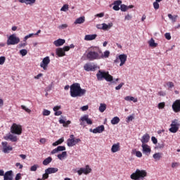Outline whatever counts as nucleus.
Listing matches in <instances>:
<instances>
[{
  "label": "nucleus",
  "mask_w": 180,
  "mask_h": 180,
  "mask_svg": "<svg viewBox=\"0 0 180 180\" xmlns=\"http://www.w3.org/2000/svg\"><path fill=\"white\" fill-rule=\"evenodd\" d=\"M79 120L80 122V126H83V127L86 126L85 124V122L87 124H92V120L89 118L88 115H84V116L81 117Z\"/></svg>",
  "instance_id": "obj_10"
},
{
  "label": "nucleus",
  "mask_w": 180,
  "mask_h": 180,
  "mask_svg": "<svg viewBox=\"0 0 180 180\" xmlns=\"http://www.w3.org/2000/svg\"><path fill=\"white\" fill-rule=\"evenodd\" d=\"M179 165V163L178 162H173L172 163V168H175Z\"/></svg>",
  "instance_id": "obj_61"
},
{
  "label": "nucleus",
  "mask_w": 180,
  "mask_h": 180,
  "mask_svg": "<svg viewBox=\"0 0 180 180\" xmlns=\"http://www.w3.org/2000/svg\"><path fill=\"white\" fill-rule=\"evenodd\" d=\"M153 158L155 161H160L161 158H162V153H156L153 155Z\"/></svg>",
  "instance_id": "obj_27"
},
{
  "label": "nucleus",
  "mask_w": 180,
  "mask_h": 180,
  "mask_svg": "<svg viewBox=\"0 0 180 180\" xmlns=\"http://www.w3.org/2000/svg\"><path fill=\"white\" fill-rule=\"evenodd\" d=\"M124 100L127 101V102H134V103H136L137 102V98L133 97V96H127L126 97H124Z\"/></svg>",
  "instance_id": "obj_28"
},
{
  "label": "nucleus",
  "mask_w": 180,
  "mask_h": 180,
  "mask_svg": "<svg viewBox=\"0 0 180 180\" xmlns=\"http://www.w3.org/2000/svg\"><path fill=\"white\" fill-rule=\"evenodd\" d=\"M98 110H99V112H101V113H103V112L106 110V104L101 103L98 108Z\"/></svg>",
  "instance_id": "obj_33"
},
{
  "label": "nucleus",
  "mask_w": 180,
  "mask_h": 180,
  "mask_svg": "<svg viewBox=\"0 0 180 180\" xmlns=\"http://www.w3.org/2000/svg\"><path fill=\"white\" fill-rule=\"evenodd\" d=\"M3 176L4 180H13V172H12V170L6 172Z\"/></svg>",
  "instance_id": "obj_19"
},
{
  "label": "nucleus",
  "mask_w": 180,
  "mask_h": 180,
  "mask_svg": "<svg viewBox=\"0 0 180 180\" xmlns=\"http://www.w3.org/2000/svg\"><path fill=\"white\" fill-rule=\"evenodd\" d=\"M102 51L98 46H91V51L88 52L86 54V58L89 60V61H94V60H101L102 56Z\"/></svg>",
  "instance_id": "obj_2"
},
{
  "label": "nucleus",
  "mask_w": 180,
  "mask_h": 180,
  "mask_svg": "<svg viewBox=\"0 0 180 180\" xmlns=\"http://www.w3.org/2000/svg\"><path fill=\"white\" fill-rule=\"evenodd\" d=\"M67 157V152L63 151L61 154L58 155V158L59 160H64Z\"/></svg>",
  "instance_id": "obj_36"
},
{
  "label": "nucleus",
  "mask_w": 180,
  "mask_h": 180,
  "mask_svg": "<svg viewBox=\"0 0 180 180\" xmlns=\"http://www.w3.org/2000/svg\"><path fill=\"white\" fill-rule=\"evenodd\" d=\"M110 54L109 51H105L103 53H100L101 58H108Z\"/></svg>",
  "instance_id": "obj_34"
},
{
  "label": "nucleus",
  "mask_w": 180,
  "mask_h": 180,
  "mask_svg": "<svg viewBox=\"0 0 180 180\" xmlns=\"http://www.w3.org/2000/svg\"><path fill=\"white\" fill-rule=\"evenodd\" d=\"M167 86H168V88L169 89L174 88V82H168L167 84H166Z\"/></svg>",
  "instance_id": "obj_44"
},
{
  "label": "nucleus",
  "mask_w": 180,
  "mask_h": 180,
  "mask_svg": "<svg viewBox=\"0 0 180 180\" xmlns=\"http://www.w3.org/2000/svg\"><path fill=\"white\" fill-rule=\"evenodd\" d=\"M6 60V58H5V56H1L0 57V65H4V64H5Z\"/></svg>",
  "instance_id": "obj_45"
},
{
  "label": "nucleus",
  "mask_w": 180,
  "mask_h": 180,
  "mask_svg": "<svg viewBox=\"0 0 180 180\" xmlns=\"http://www.w3.org/2000/svg\"><path fill=\"white\" fill-rule=\"evenodd\" d=\"M141 141L142 144H147V143L150 141V135L148 134H145L144 135H143Z\"/></svg>",
  "instance_id": "obj_23"
},
{
  "label": "nucleus",
  "mask_w": 180,
  "mask_h": 180,
  "mask_svg": "<svg viewBox=\"0 0 180 180\" xmlns=\"http://www.w3.org/2000/svg\"><path fill=\"white\" fill-rule=\"evenodd\" d=\"M33 36H34V34L32 33V34H29L28 35H26L24 37V41H26V40H27V39H30V37H33Z\"/></svg>",
  "instance_id": "obj_47"
},
{
  "label": "nucleus",
  "mask_w": 180,
  "mask_h": 180,
  "mask_svg": "<svg viewBox=\"0 0 180 180\" xmlns=\"http://www.w3.org/2000/svg\"><path fill=\"white\" fill-rule=\"evenodd\" d=\"M65 49L63 48H58L56 49V53L58 57H64L65 56Z\"/></svg>",
  "instance_id": "obj_21"
},
{
  "label": "nucleus",
  "mask_w": 180,
  "mask_h": 180,
  "mask_svg": "<svg viewBox=\"0 0 180 180\" xmlns=\"http://www.w3.org/2000/svg\"><path fill=\"white\" fill-rule=\"evenodd\" d=\"M117 151H120V143H119L113 144L111 147V153H117Z\"/></svg>",
  "instance_id": "obj_22"
},
{
  "label": "nucleus",
  "mask_w": 180,
  "mask_h": 180,
  "mask_svg": "<svg viewBox=\"0 0 180 180\" xmlns=\"http://www.w3.org/2000/svg\"><path fill=\"white\" fill-rule=\"evenodd\" d=\"M172 108L173 109V112L175 113H179V112H180V99L176 100L173 103Z\"/></svg>",
  "instance_id": "obj_14"
},
{
  "label": "nucleus",
  "mask_w": 180,
  "mask_h": 180,
  "mask_svg": "<svg viewBox=\"0 0 180 180\" xmlns=\"http://www.w3.org/2000/svg\"><path fill=\"white\" fill-rule=\"evenodd\" d=\"M98 68H99L98 65L94 63H87L84 65V71H87V72H89V71H96Z\"/></svg>",
  "instance_id": "obj_8"
},
{
  "label": "nucleus",
  "mask_w": 180,
  "mask_h": 180,
  "mask_svg": "<svg viewBox=\"0 0 180 180\" xmlns=\"http://www.w3.org/2000/svg\"><path fill=\"white\" fill-rule=\"evenodd\" d=\"M97 34H87L84 37V40H86V41H90L91 40H95L97 37Z\"/></svg>",
  "instance_id": "obj_25"
},
{
  "label": "nucleus",
  "mask_w": 180,
  "mask_h": 180,
  "mask_svg": "<svg viewBox=\"0 0 180 180\" xmlns=\"http://www.w3.org/2000/svg\"><path fill=\"white\" fill-rule=\"evenodd\" d=\"M20 41V39L16 37V34H13L8 37L7 46H15V44H18Z\"/></svg>",
  "instance_id": "obj_5"
},
{
  "label": "nucleus",
  "mask_w": 180,
  "mask_h": 180,
  "mask_svg": "<svg viewBox=\"0 0 180 180\" xmlns=\"http://www.w3.org/2000/svg\"><path fill=\"white\" fill-rule=\"evenodd\" d=\"M89 131L91 133H94V134H96L98 133L101 134V133L105 131V126L101 125V126H98V127H97L96 128H95L94 129H90Z\"/></svg>",
  "instance_id": "obj_17"
},
{
  "label": "nucleus",
  "mask_w": 180,
  "mask_h": 180,
  "mask_svg": "<svg viewBox=\"0 0 180 180\" xmlns=\"http://www.w3.org/2000/svg\"><path fill=\"white\" fill-rule=\"evenodd\" d=\"M151 140L153 144H157V143H158V140H157V138H155V136H152Z\"/></svg>",
  "instance_id": "obj_56"
},
{
  "label": "nucleus",
  "mask_w": 180,
  "mask_h": 180,
  "mask_svg": "<svg viewBox=\"0 0 180 180\" xmlns=\"http://www.w3.org/2000/svg\"><path fill=\"white\" fill-rule=\"evenodd\" d=\"M58 143L62 144V143H64V138H60L57 141Z\"/></svg>",
  "instance_id": "obj_64"
},
{
  "label": "nucleus",
  "mask_w": 180,
  "mask_h": 180,
  "mask_svg": "<svg viewBox=\"0 0 180 180\" xmlns=\"http://www.w3.org/2000/svg\"><path fill=\"white\" fill-rule=\"evenodd\" d=\"M125 20H131V15L129 14L127 15L124 18Z\"/></svg>",
  "instance_id": "obj_59"
},
{
  "label": "nucleus",
  "mask_w": 180,
  "mask_h": 180,
  "mask_svg": "<svg viewBox=\"0 0 180 180\" xmlns=\"http://www.w3.org/2000/svg\"><path fill=\"white\" fill-rule=\"evenodd\" d=\"M114 5H115L116 6H120V5H122V1L120 0H117V1H115L114 2Z\"/></svg>",
  "instance_id": "obj_53"
},
{
  "label": "nucleus",
  "mask_w": 180,
  "mask_h": 180,
  "mask_svg": "<svg viewBox=\"0 0 180 180\" xmlns=\"http://www.w3.org/2000/svg\"><path fill=\"white\" fill-rule=\"evenodd\" d=\"M96 18H103L105 16V13H98L95 15Z\"/></svg>",
  "instance_id": "obj_58"
},
{
  "label": "nucleus",
  "mask_w": 180,
  "mask_h": 180,
  "mask_svg": "<svg viewBox=\"0 0 180 180\" xmlns=\"http://www.w3.org/2000/svg\"><path fill=\"white\" fill-rule=\"evenodd\" d=\"M20 178H21V174H20V173H18V174H16L15 179V180H20Z\"/></svg>",
  "instance_id": "obj_63"
},
{
  "label": "nucleus",
  "mask_w": 180,
  "mask_h": 180,
  "mask_svg": "<svg viewBox=\"0 0 180 180\" xmlns=\"http://www.w3.org/2000/svg\"><path fill=\"white\" fill-rule=\"evenodd\" d=\"M75 47V46H74V44H70L69 46H64V49H65V51H70V49H74Z\"/></svg>",
  "instance_id": "obj_40"
},
{
  "label": "nucleus",
  "mask_w": 180,
  "mask_h": 180,
  "mask_svg": "<svg viewBox=\"0 0 180 180\" xmlns=\"http://www.w3.org/2000/svg\"><path fill=\"white\" fill-rule=\"evenodd\" d=\"M88 105H84L81 108V110L83 111V112H85V110H88Z\"/></svg>",
  "instance_id": "obj_60"
},
{
  "label": "nucleus",
  "mask_w": 180,
  "mask_h": 180,
  "mask_svg": "<svg viewBox=\"0 0 180 180\" xmlns=\"http://www.w3.org/2000/svg\"><path fill=\"white\" fill-rule=\"evenodd\" d=\"M92 169L89 167V165H86L85 167H81L79 170L77 171L78 175L81 176L82 174L84 175H88V174H91Z\"/></svg>",
  "instance_id": "obj_12"
},
{
  "label": "nucleus",
  "mask_w": 180,
  "mask_h": 180,
  "mask_svg": "<svg viewBox=\"0 0 180 180\" xmlns=\"http://www.w3.org/2000/svg\"><path fill=\"white\" fill-rule=\"evenodd\" d=\"M123 85H124V83L123 82L120 83L118 86L115 87L116 91H119L122 89V86H123Z\"/></svg>",
  "instance_id": "obj_52"
},
{
  "label": "nucleus",
  "mask_w": 180,
  "mask_h": 180,
  "mask_svg": "<svg viewBox=\"0 0 180 180\" xmlns=\"http://www.w3.org/2000/svg\"><path fill=\"white\" fill-rule=\"evenodd\" d=\"M118 59L120 61V67H122L126 64V61H127V55L126 54H120L118 56Z\"/></svg>",
  "instance_id": "obj_20"
},
{
  "label": "nucleus",
  "mask_w": 180,
  "mask_h": 180,
  "mask_svg": "<svg viewBox=\"0 0 180 180\" xmlns=\"http://www.w3.org/2000/svg\"><path fill=\"white\" fill-rule=\"evenodd\" d=\"M1 145L3 147L2 151L5 154H8V153H9L10 151H12V150H13L12 146H8V142H6V141L1 142Z\"/></svg>",
  "instance_id": "obj_15"
},
{
  "label": "nucleus",
  "mask_w": 180,
  "mask_h": 180,
  "mask_svg": "<svg viewBox=\"0 0 180 180\" xmlns=\"http://www.w3.org/2000/svg\"><path fill=\"white\" fill-rule=\"evenodd\" d=\"M148 44L150 46V47H157L158 46V44L155 43V41L153 38H151L148 41Z\"/></svg>",
  "instance_id": "obj_29"
},
{
  "label": "nucleus",
  "mask_w": 180,
  "mask_h": 180,
  "mask_svg": "<svg viewBox=\"0 0 180 180\" xmlns=\"http://www.w3.org/2000/svg\"><path fill=\"white\" fill-rule=\"evenodd\" d=\"M170 126L171 127L169 129L170 133H176L179 129V123L178 122V120H174Z\"/></svg>",
  "instance_id": "obj_11"
},
{
  "label": "nucleus",
  "mask_w": 180,
  "mask_h": 180,
  "mask_svg": "<svg viewBox=\"0 0 180 180\" xmlns=\"http://www.w3.org/2000/svg\"><path fill=\"white\" fill-rule=\"evenodd\" d=\"M36 3V0H26V5H33Z\"/></svg>",
  "instance_id": "obj_46"
},
{
  "label": "nucleus",
  "mask_w": 180,
  "mask_h": 180,
  "mask_svg": "<svg viewBox=\"0 0 180 180\" xmlns=\"http://www.w3.org/2000/svg\"><path fill=\"white\" fill-rule=\"evenodd\" d=\"M58 27H59V29H67V27H68V25L63 24V25H60Z\"/></svg>",
  "instance_id": "obj_57"
},
{
  "label": "nucleus",
  "mask_w": 180,
  "mask_h": 180,
  "mask_svg": "<svg viewBox=\"0 0 180 180\" xmlns=\"http://www.w3.org/2000/svg\"><path fill=\"white\" fill-rule=\"evenodd\" d=\"M165 37L167 40H171V33L167 32L165 34Z\"/></svg>",
  "instance_id": "obj_51"
},
{
  "label": "nucleus",
  "mask_w": 180,
  "mask_h": 180,
  "mask_svg": "<svg viewBox=\"0 0 180 180\" xmlns=\"http://www.w3.org/2000/svg\"><path fill=\"white\" fill-rule=\"evenodd\" d=\"M51 161H53V158L51 157H48L42 162V164L43 165H49Z\"/></svg>",
  "instance_id": "obj_31"
},
{
  "label": "nucleus",
  "mask_w": 180,
  "mask_h": 180,
  "mask_svg": "<svg viewBox=\"0 0 180 180\" xmlns=\"http://www.w3.org/2000/svg\"><path fill=\"white\" fill-rule=\"evenodd\" d=\"M65 43V39H58L53 41V44L56 46V47H60L63 46Z\"/></svg>",
  "instance_id": "obj_24"
},
{
  "label": "nucleus",
  "mask_w": 180,
  "mask_h": 180,
  "mask_svg": "<svg viewBox=\"0 0 180 180\" xmlns=\"http://www.w3.org/2000/svg\"><path fill=\"white\" fill-rule=\"evenodd\" d=\"M120 122V118H119V117H114L111 120V124H118Z\"/></svg>",
  "instance_id": "obj_35"
},
{
  "label": "nucleus",
  "mask_w": 180,
  "mask_h": 180,
  "mask_svg": "<svg viewBox=\"0 0 180 180\" xmlns=\"http://www.w3.org/2000/svg\"><path fill=\"white\" fill-rule=\"evenodd\" d=\"M120 9L122 12H126V11H127V6L124 4H121Z\"/></svg>",
  "instance_id": "obj_39"
},
{
  "label": "nucleus",
  "mask_w": 180,
  "mask_h": 180,
  "mask_svg": "<svg viewBox=\"0 0 180 180\" xmlns=\"http://www.w3.org/2000/svg\"><path fill=\"white\" fill-rule=\"evenodd\" d=\"M85 22V17L82 16L77 18L74 22L75 25H82Z\"/></svg>",
  "instance_id": "obj_26"
},
{
  "label": "nucleus",
  "mask_w": 180,
  "mask_h": 180,
  "mask_svg": "<svg viewBox=\"0 0 180 180\" xmlns=\"http://www.w3.org/2000/svg\"><path fill=\"white\" fill-rule=\"evenodd\" d=\"M147 176V172L146 170H140L137 169L134 173L131 174V179L139 180L143 179Z\"/></svg>",
  "instance_id": "obj_4"
},
{
  "label": "nucleus",
  "mask_w": 180,
  "mask_h": 180,
  "mask_svg": "<svg viewBox=\"0 0 180 180\" xmlns=\"http://www.w3.org/2000/svg\"><path fill=\"white\" fill-rule=\"evenodd\" d=\"M165 107V103H160L158 104L159 109H164Z\"/></svg>",
  "instance_id": "obj_55"
},
{
  "label": "nucleus",
  "mask_w": 180,
  "mask_h": 180,
  "mask_svg": "<svg viewBox=\"0 0 180 180\" xmlns=\"http://www.w3.org/2000/svg\"><path fill=\"white\" fill-rule=\"evenodd\" d=\"M39 167V165H34L33 166H32L30 167V171L32 172H36L37 171V168Z\"/></svg>",
  "instance_id": "obj_43"
},
{
  "label": "nucleus",
  "mask_w": 180,
  "mask_h": 180,
  "mask_svg": "<svg viewBox=\"0 0 180 180\" xmlns=\"http://www.w3.org/2000/svg\"><path fill=\"white\" fill-rule=\"evenodd\" d=\"M56 148H57L58 152V151H65V146H58Z\"/></svg>",
  "instance_id": "obj_50"
},
{
  "label": "nucleus",
  "mask_w": 180,
  "mask_h": 180,
  "mask_svg": "<svg viewBox=\"0 0 180 180\" xmlns=\"http://www.w3.org/2000/svg\"><path fill=\"white\" fill-rule=\"evenodd\" d=\"M59 123H60V124H63V127H64V125L65 124V120H64V119H60V120H59Z\"/></svg>",
  "instance_id": "obj_62"
},
{
  "label": "nucleus",
  "mask_w": 180,
  "mask_h": 180,
  "mask_svg": "<svg viewBox=\"0 0 180 180\" xmlns=\"http://www.w3.org/2000/svg\"><path fill=\"white\" fill-rule=\"evenodd\" d=\"M79 141H81V139H75L74 135H70V139H68L67 144L68 147H74V146H77Z\"/></svg>",
  "instance_id": "obj_9"
},
{
  "label": "nucleus",
  "mask_w": 180,
  "mask_h": 180,
  "mask_svg": "<svg viewBox=\"0 0 180 180\" xmlns=\"http://www.w3.org/2000/svg\"><path fill=\"white\" fill-rule=\"evenodd\" d=\"M141 147L143 154H145V155H147L148 157V155L151 154V148H150V146L147 144H142Z\"/></svg>",
  "instance_id": "obj_16"
},
{
  "label": "nucleus",
  "mask_w": 180,
  "mask_h": 180,
  "mask_svg": "<svg viewBox=\"0 0 180 180\" xmlns=\"http://www.w3.org/2000/svg\"><path fill=\"white\" fill-rule=\"evenodd\" d=\"M4 140H10V141H12L13 143H16L18 141V136L16 135L10 134H7L4 137Z\"/></svg>",
  "instance_id": "obj_18"
},
{
  "label": "nucleus",
  "mask_w": 180,
  "mask_h": 180,
  "mask_svg": "<svg viewBox=\"0 0 180 180\" xmlns=\"http://www.w3.org/2000/svg\"><path fill=\"white\" fill-rule=\"evenodd\" d=\"M70 96L72 98H80L86 94V90L81 88L79 83H74L70 86Z\"/></svg>",
  "instance_id": "obj_1"
},
{
  "label": "nucleus",
  "mask_w": 180,
  "mask_h": 180,
  "mask_svg": "<svg viewBox=\"0 0 180 180\" xmlns=\"http://www.w3.org/2000/svg\"><path fill=\"white\" fill-rule=\"evenodd\" d=\"M96 77L98 81H103V79H105L107 82H112L113 81V76L110 75L109 72H105V70H98L96 73Z\"/></svg>",
  "instance_id": "obj_3"
},
{
  "label": "nucleus",
  "mask_w": 180,
  "mask_h": 180,
  "mask_svg": "<svg viewBox=\"0 0 180 180\" xmlns=\"http://www.w3.org/2000/svg\"><path fill=\"white\" fill-rule=\"evenodd\" d=\"M113 26V23H103V30H108V29H110Z\"/></svg>",
  "instance_id": "obj_30"
},
{
  "label": "nucleus",
  "mask_w": 180,
  "mask_h": 180,
  "mask_svg": "<svg viewBox=\"0 0 180 180\" xmlns=\"http://www.w3.org/2000/svg\"><path fill=\"white\" fill-rule=\"evenodd\" d=\"M49 64H50V57L46 56L42 60L41 63H40V67L43 68V70H47Z\"/></svg>",
  "instance_id": "obj_13"
},
{
  "label": "nucleus",
  "mask_w": 180,
  "mask_h": 180,
  "mask_svg": "<svg viewBox=\"0 0 180 180\" xmlns=\"http://www.w3.org/2000/svg\"><path fill=\"white\" fill-rule=\"evenodd\" d=\"M159 1H155L153 2V8L157 11L158 9H160V4H158Z\"/></svg>",
  "instance_id": "obj_38"
},
{
  "label": "nucleus",
  "mask_w": 180,
  "mask_h": 180,
  "mask_svg": "<svg viewBox=\"0 0 180 180\" xmlns=\"http://www.w3.org/2000/svg\"><path fill=\"white\" fill-rule=\"evenodd\" d=\"M11 133L20 136L22 134V125L13 123L11 127Z\"/></svg>",
  "instance_id": "obj_6"
},
{
  "label": "nucleus",
  "mask_w": 180,
  "mask_h": 180,
  "mask_svg": "<svg viewBox=\"0 0 180 180\" xmlns=\"http://www.w3.org/2000/svg\"><path fill=\"white\" fill-rule=\"evenodd\" d=\"M136 157H138V158H141L143 157V153H141L140 151H135Z\"/></svg>",
  "instance_id": "obj_49"
},
{
  "label": "nucleus",
  "mask_w": 180,
  "mask_h": 180,
  "mask_svg": "<svg viewBox=\"0 0 180 180\" xmlns=\"http://www.w3.org/2000/svg\"><path fill=\"white\" fill-rule=\"evenodd\" d=\"M21 108L23 109V110H25V112H27V113H30V112H32L30 109L27 108L25 105H21Z\"/></svg>",
  "instance_id": "obj_48"
},
{
  "label": "nucleus",
  "mask_w": 180,
  "mask_h": 180,
  "mask_svg": "<svg viewBox=\"0 0 180 180\" xmlns=\"http://www.w3.org/2000/svg\"><path fill=\"white\" fill-rule=\"evenodd\" d=\"M20 54H21L22 57H25V56H26L27 54V50H26V49H21L20 51Z\"/></svg>",
  "instance_id": "obj_42"
},
{
  "label": "nucleus",
  "mask_w": 180,
  "mask_h": 180,
  "mask_svg": "<svg viewBox=\"0 0 180 180\" xmlns=\"http://www.w3.org/2000/svg\"><path fill=\"white\" fill-rule=\"evenodd\" d=\"M167 16L172 23H175V22H176V19L178 18V15H172V14H168Z\"/></svg>",
  "instance_id": "obj_32"
},
{
  "label": "nucleus",
  "mask_w": 180,
  "mask_h": 180,
  "mask_svg": "<svg viewBox=\"0 0 180 180\" xmlns=\"http://www.w3.org/2000/svg\"><path fill=\"white\" fill-rule=\"evenodd\" d=\"M69 8H70V7H69L68 4H65L60 8V12H67V11H68Z\"/></svg>",
  "instance_id": "obj_37"
},
{
  "label": "nucleus",
  "mask_w": 180,
  "mask_h": 180,
  "mask_svg": "<svg viewBox=\"0 0 180 180\" xmlns=\"http://www.w3.org/2000/svg\"><path fill=\"white\" fill-rule=\"evenodd\" d=\"M50 113H51V112L50 110L44 109L43 110L42 115L44 116H50Z\"/></svg>",
  "instance_id": "obj_41"
},
{
  "label": "nucleus",
  "mask_w": 180,
  "mask_h": 180,
  "mask_svg": "<svg viewBox=\"0 0 180 180\" xmlns=\"http://www.w3.org/2000/svg\"><path fill=\"white\" fill-rule=\"evenodd\" d=\"M58 172V168L57 167H49L45 169V173L42 174L43 179H47L49 178V175L51 174H56Z\"/></svg>",
  "instance_id": "obj_7"
},
{
  "label": "nucleus",
  "mask_w": 180,
  "mask_h": 180,
  "mask_svg": "<svg viewBox=\"0 0 180 180\" xmlns=\"http://www.w3.org/2000/svg\"><path fill=\"white\" fill-rule=\"evenodd\" d=\"M60 109H61V106H60V105H56V106L53 107V112H58V110H60Z\"/></svg>",
  "instance_id": "obj_54"
}]
</instances>
